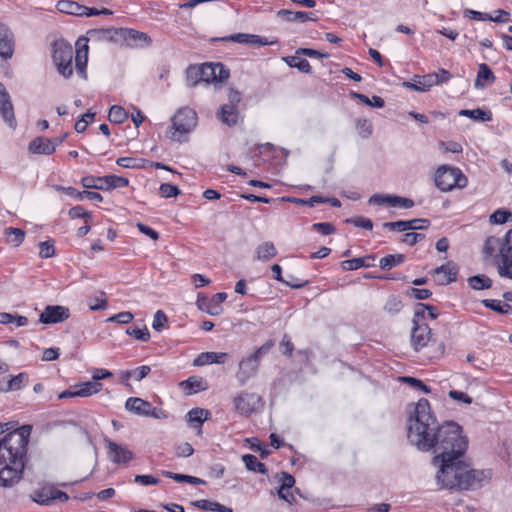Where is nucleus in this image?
<instances>
[{
	"label": "nucleus",
	"mask_w": 512,
	"mask_h": 512,
	"mask_svg": "<svg viewBox=\"0 0 512 512\" xmlns=\"http://www.w3.org/2000/svg\"><path fill=\"white\" fill-rule=\"evenodd\" d=\"M350 96L353 99L359 100L361 103L373 107V108H383L385 106V101L382 97L373 95L372 98H369L367 95L351 91Z\"/></svg>",
	"instance_id": "41"
},
{
	"label": "nucleus",
	"mask_w": 512,
	"mask_h": 512,
	"mask_svg": "<svg viewBox=\"0 0 512 512\" xmlns=\"http://www.w3.org/2000/svg\"><path fill=\"white\" fill-rule=\"evenodd\" d=\"M512 221V212L508 209H497L490 215V222L493 224H504Z\"/></svg>",
	"instance_id": "52"
},
{
	"label": "nucleus",
	"mask_w": 512,
	"mask_h": 512,
	"mask_svg": "<svg viewBox=\"0 0 512 512\" xmlns=\"http://www.w3.org/2000/svg\"><path fill=\"white\" fill-rule=\"evenodd\" d=\"M278 16L286 20L287 22H295V21H316L317 19L312 17V12H304V11H291L288 9H281L278 11Z\"/></svg>",
	"instance_id": "25"
},
{
	"label": "nucleus",
	"mask_w": 512,
	"mask_h": 512,
	"mask_svg": "<svg viewBox=\"0 0 512 512\" xmlns=\"http://www.w3.org/2000/svg\"><path fill=\"white\" fill-rule=\"evenodd\" d=\"M389 206L409 209L414 206V201L410 198H406V197H402V196H398V195H391Z\"/></svg>",
	"instance_id": "60"
},
{
	"label": "nucleus",
	"mask_w": 512,
	"mask_h": 512,
	"mask_svg": "<svg viewBox=\"0 0 512 512\" xmlns=\"http://www.w3.org/2000/svg\"><path fill=\"white\" fill-rule=\"evenodd\" d=\"M501 261L498 263V274L507 279H512V229L502 239L500 247Z\"/></svg>",
	"instance_id": "9"
},
{
	"label": "nucleus",
	"mask_w": 512,
	"mask_h": 512,
	"mask_svg": "<svg viewBox=\"0 0 512 512\" xmlns=\"http://www.w3.org/2000/svg\"><path fill=\"white\" fill-rule=\"evenodd\" d=\"M280 200L281 201L290 202V203H294V204H297V205L314 207L316 204H320L321 203L320 202L321 201V195H313L309 199H302V198L284 196Z\"/></svg>",
	"instance_id": "50"
},
{
	"label": "nucleus",
	"mask_w": 512,
	"mask_h": 512,
	"mask_svg": "<svg viewBox=\"0 0 512 512\" xmlns=\"http://www.w3.org/2000/svg\"><path fill=\"white\" fill-rule=\"evenodd\" d=\"M203 67V79L204 82L209 84L212 82H223L227 80L230 76L229 69L226 68L220 62L217 63H203L201 64Z\"/></svg>",
	"instance_id": "16"
},
{
	"label": "nucleus",
	"mask_w": 512,
	"mask_h": 512,
	"mask_svg": "<svg viewBox=\"0 0 512 512\" xmlns=\"http://www.w3.org/2000/svg\"><path fill=\"white\" fill-rule=\"evenodd\" d=\"M167 323H168V318H167L166 314L164 313V311L157 310L154 314L152 328L155 331L160 332L166 326Z\"/></svg>",
	"instance_id": "63"
},
{
	"label": "nucleus",
	"mask_w": 512,
	"mask_h": 512,
	"mask_svg": "<svg viewBox=\"0 0 512 512\" xmlns=\"http://www.w3.org/2000/svg\"><path fill=\"white\" fill-rule=\"evenodd\" d=\"M100 176L87 175L81 178L80 183L87 189H103V184H100Z\"/></svg>",
	"instance_id": "61"
},
{
	"label": "nucleus",
	"mask_w": 512,
	"mask_h": 512,
	"mask_svg": "<svg viewBox=\"0 0 512 512\" xmlns=\"http://www.w3.org/2000/svg\"><path fill=\"white\" fill-rule=\"evenodd\" d=\"M240 101V94L235 92V94L231 97L232 104H224L221 106L220 111L217 113L218 119L225 125L229 127H233L238 122L239 111L237 105L234 102L238 103Z\"/></svg>",
	"instance_id": "18"
},
{
	"label": "nucleus",
	"mask_w": 512,
	"mask_h": 512,
	"mask_svg": "<svg viewBox=\"0 0 512 512\" xmlns=\"http://www.w3.org/2000/svg\"><path fill=\"white\" fill-rule=\"evenodd\" d=\"M439 310L436 306L426 303H417L415 305L413 320L426 323V319L435 320L439 316Z\"/></svg>",
	"instance_id": "23"
},
{
	"label": "nucleus",
	"mask_w": 512,
	"mask_h": 512,
	"mask_svg": "<svg viewBox=\"0 0 512 512\" xmlns=\"http://www.w3.org/2000/svg\"><path fill=\"white\" fill-rule=\"evenodd\" d=\"M121 28H99L87 31L89 38L81 36L76 41L75 68L79 77L87 79V63H88V41L94 39L97 41H109L120 43Z\"/></svg>",
	"instance_id": "4"
},
{
	"label": "nucleus",
	"mask_w": 512,
	"mask_h": 512,
	"mask_svg": "<svg viewBox=\"0 0 512 512\" xmlns=\"http://www.w3.org/2000/svg\"><path fill=\"white\" fill-rule=\"evenodd\" d=\"M148 160L134 157H119L116 164L123 168H143Z\"/></svg>",
	"instance_id": "49"
},
{
	"label": "nucleus",
	"mask_w": 512,
	"mask_h": 512,
	"mask_svg": "<svg viewBox=\"0 0 512 512\" xmlns=\"http://www.w3.org/2000/svg\"><path fill=\"white\" fill-rule=\"evenodd\" d=\"M109 121L115 124H122L128 119V113L125 111V109L118 105H113L110 108L109 115H108Z\"/></svg>",
	"instance_id": "48"
},
{
	"label": "nucleus",
	"mask_w": 512,
	"mask_h": 512,
	"mask_svg": "<svg viewBox=\"0 0 512 512\" xmlns=\"http://www.w3.org/2000/svg\"><path fill=\"white\" fill-rule=\"evenodd\" d=\"M28 151L37 155H52L55 152L52 140L42 136H37L30 141Z\"/></svg>",
	"instance_id": "22"
},
{
	"label": "nucleus",
	"mask_w": 512,
	"mask_h": 512,
	"mask_svg": "<svg viewBox=\"0 0 512 512\" xmlns=\"http://www.w3.org/2000/svg\"><path fill=\"white\" fill-rule=\"evenodd\" d=\"M180 385L188 395L195 394L206 389L203 378L199 376H190L185 381H182Z\"/></svg>",
	"instance_id": "29"
},
{
	"label": "nucleus",
	"mask_w": 512,
	"mask_h": 512,
	"mask_svg": "<svg viewBox=\"0 0 512 512\" xmlns=\"http://www.w3.org/2000/svg\"><path fill=\"white\" fill-rule=\"evenodd\" d=\"M75 388L76 393H78L79 397H88L101 391L103 385L100 382H96L93 380L77 384L75 385Z\"/></svg>",
	"instance_id": "35"
},
{
	"label": "nucleus",
	"mask_w": 512,
	"mask_h": 512,
	"mask_svg": "<svg viewBox=\"0 0 512 512\" xmlns=\"http://www.w3.org/2000/svg\"><path fill=\"white\" fill-rule=\"evenodd\" d=\"M29 380V376L25 372H21L16 376H13L8 382H7V388L5 391H17L20 390L22 387H24Z\"/></svg>",
	"instance_id": "46"
},
{
	"label": "nucleus",
	"mask_w": 512,
	"mask_h": 512,
	"mask_svg": "<svg viewBox=\"0 0 512 512\" xmlns=\"http://www.w3.org/2000/svg\"><path fill=\"white\" fill-rule=\"evenodd\" d=\"M282 60L291 68H297L300 72L311 74L312 73V67L308 60L305 58H299L298 55L296 56H285L282 57Z\"/></svg>",
	"instance_id": "34"
},
{
	"label": "nucleus",
	"mask_w": 512,
	"mask_h": 512,
	"mask_svg": "<svg viewBox=\"0 0 512 512\" xmlns=\"http://www.w3.org/2000/svg\"><path fill=\"white\" fill-rule=\"evenodd\" d=\"M245 467L249 471L257 472L260 474H266L267 468L264 463L260 462L255 455L245 454L242 457Z\"/></svg>",
	"instance_id": "44"
},
{
	"label": "nucleus",
	"mask_w": 512,
	"mask_h": 512,
	"mask_svg": "<svg viewBox=\"0 0 512 512\" xmlns=\"http://www.w3.org/2000/svg\"><path fill=\"white\" fill-rule=\"evenodd\" d=\"M31 431V425H22L0 440L1 487H13L22 479L28 461L27 452Z\"/></svg>",
	"instance_id": "2"
},
{
	"label": "nucleus",
	"mask_w": 512,
	"mask_h": 512,
	"mask_svg": "<svg viewBox=\"0 0 512 512\" xmlns=\"http://www.w3.org/2000/svg\"><path fill=\"white\" fill-rule=\"evenodd\" d=\"M375 255H367L365 257H358L353 259L344 260L341 262V268L344 271L357 270L362 267H372L374 264L366 262L367 259L374 260Z\"/></svg>",
	"instance_id": "31"
},
{
	"label": "nucleus",
	"mask_w": 512,
	"mask_h": 512,
	"mask_svg": "<svg viewBox=\"0 0 512 512\" xmlns=\"http://www.w3.org/2000/svg\"><path fill=\"white\" fill-rule=\"evenodd\" d=\"M151 372V367L142 365L132 370H126L121 373V380L125 382L129 378H134L136 381H141Z\"/></svg>",
	"instance_id": "43"
},
{
	"label": "nucleus",
	"mask_w": 512,
	"mask_h": 512,
	"mask_svg": "<svg viewBox=\"0 0 512 512\" xmlns=\"http://www.w3.org/2000/svg\"><path fill=\"white\" fill-rule=\"evenodd\" d=\"M159 192L163 198L177 197L182 193L178 186L170 183H162L159 187Z\"/></svg>",
	"instance_id": "57"
},
{
	"label": "nucleus",
	"mask_w": 512,
	"mask_h": 512,
	"mask_svg": "<svg viewBox=\"0 0 512 512\" xmlns=\"http://www.w3.org/2000/svg\"><path fill=\"white\" fill-rule=\"evenodd\" d=\"M264 404L262 397L256 393H241L234 398L236 412L245 416L260 413Z\"/></svg>",
	"instance_id": "8"
},
{
	"label": "nucleus",
	"mask_w": 512,
	"mask_h": 512,
	"mask_svg": "<svg viewBox=\"0 0 512 512\" xmlns=\"http://www.w3.org/2000/svg\"><path fill=\"white\" fill-rule=\"evenodd\" d=\"M259 362L250 355L240 360L236 378L240 385H244L249 379L254 377L259 369Z\"/></svg>",
	"instance_id": "21"
},
{
	"label": "nucleus",
	"mask_w": 512,
	"mask_h": 512,
	"mask_svg": "<svg viewBox=\"0 0 512 512\" xmlns=\"http://www.w3.org/2000/svg\"><path fill=\"white\" fill-rule=\"evenodd\" d=\"M346 223L353 224L356 227L363 228L365 230L373 229V222L371 219L363 217V216H354L351 218H347L345 220Z\"/></svg>",
	"instance_id": "58"
},
{
	"label": "nucleus",
	"mask_w": 512,
	"mask_h": 512,
	"mask_svg": "<svg viewBox=\"0 0 512 512\" xmlns=\"http://www.w3.org/2000/svg\"><path fill=\"white\" fill-rule=\"evenodd\" d=\"M468 285L473 290H485L490 289L493 285V281L490 277L485 274H477L470 276L467 279Z\"/></svg>",
	"instance_id": "36"
},
{
	"label": "nucleus",
	"mask_w": 512,
	"mask_h": 512,
	"mask_svg": "<svg viewBox=\"0 0 512 512\" xmlns=\"http://www.w3.org/2000/svg\"><path fill=\"white\" fill-rule=\"evenodd\" d=\"M164 475L166 477L171 478V479L175 480L176 482H180V483L187 482V483H190L193 485H200V484L206 483L204 480H202L198 477L185 475V474H178V473H174V472H170V471H165Z\"/></svg>",
	"instance_id": "47"
},
{
	"label": "nucleus",
	"mask_w": 512,
	"mask_h": 512,
	"mask_svg": "<svg viewBox=\"0 0 512 512\" xmlns=\"http://www.w3.org/2000/svg\"><path fill=\"white\" fill-rule=\"evenodd\" d=\"M52 60L57 72L65 79L73 75V47L68 41L58 39L52 43Z\"/></svg>",
	"instance_id": "5"
},
{
	"label": "nucleus",
	"mask_w": 512,
	"mask_h": 512,
	"mask_svg": "<svg viewBox=\"0 0 512 512\" xmlns=\"http://www.w3.org/2000/svg\"><path fill=\"white\" fill-rule=\"evenodd\" d=\"M409 416H431L430 403L427 399L421 398L417 403L408 405Z\"/></svg>",
	"instance_id": "39"
},
{
	"label": "nucleus",
	"mask_w": 512,
	"mask_h": 512,
	"mask_svg": "<svg viewBox=\"0 0 512 512\" xmlns=\"http://www.w3.org/2000/svg\"><path fill=\"white\" fill-rule=\"evenodd\" d=\"M14 52V35L4 38L0 41V56L4 59H10Z\"/></svg>",
	"instance_id": "51"
},
{
	"label": "nucleus",
	"mask_w": 512,
	"mask_h": 512,
	"mask_svg": "<svg viewBox=\"0 0 512 512\" xmlns=\"http://www.w3.org/2000/svg\"><path fill=\"white\" fill-rule=\"evenodd\" d=\"M413 327L411 330L410 342L414 351L419 352L426 347L431 340L432 330L427 323H421L413 320Z\"/></svg>",
	"instance_id": "12"
},
{
	"label": "nucleus",
	"mask_w": 512,
	"mask_h": 512,
	"mask_svg": "<svg viewBox=\"0 0 512 512\" xmlns=\"http://www.w3.org/2000/svg\"><path fill=\"white\" fill-rule=\"evenodd\" d=\"M62 189L65 191V193L68 196L75 198L77 200H80V201L85 198L90 201H97V202L103 201V196L98 192L87 191V190L79 191L74 187H67V188H62Z\"/></svg>",
	"instance_id": "27"
},
{
	"label": "nucleus",
	"mask_w": 512,
	"mask_h": 512,
	"mask_svg": "<svg viewBox=\"0 0 512 512\" xmlns=\"http://www.w3.org/2000/svg\"><path fill=\"white\" fill-rule=\"evenodd\" d=\"M0 115L11 128L16 127V118L11 97L2 82H0Z\"/></svg>",
	"instance_id": "20"
},
{
	"label": "nucleus",
	"mask_w": 512,
	"mask_h": 512,
	"mask_svg": "<svg viewBox=\"0 0 512 512\" xmlns=\"http://www.w3.org/2000/svg\"><path fill=\"white\" fill-rule=\"evenodd\" d=\"M275 346V340L269 339L263 345L258 347L250 356L260 363L261 358L269 353V351Z\"/></svg>",
	"instance_id": "59"
},
{
	"label": "nucleus",
	"mask_w": 512,
	"mask_h": 512,
	"mask_svg": "<svg viewBox=\"0 0 512 512\" xmlns=\"http://www.w3.org/2000/svg\"><path fill=\"white\" fill-rule=\"evenodd\" d=\"M415 79L421 80L418 85V88L420 89L419 92H426L432 86L437 85L436 75L432 73L423 76L415 75Z\"/></svg>",
	"instance_id": "55"
},
{
	"label": "nucleus",
	"mask_w": 512,
	"mask_h": 512,
	"mask_svg": "<svg viewBox=\"0 0 512 512\" xmlns=\"http://www.w3.org/2000/svg\"><path fill=\"white\" fill-rule=\"evenodd\" d=\"M448 432L450 445L433 458L434 465L439 466L436 474L438 485L449 490H476L489 482L492 477L490 469H471L460 458L464 455L468 441L461 434V427L451 426Z\"/></svg>",
	"instance_id": "1"
},
{
	"label": "nucleus",
	"mask_w": 512,
	"mask_h": 512,
	"mask_svg": "<svg viewBox=\"0 0 512 512\" xmlns=\"http://www.w3.org/2000/svg\"><path fill=\"white\" fill-rule=\"evenodd\" d=\"M151 42V38L146 33L131 28H121L120 30V44L129 47H146Z\"/></svg>",
	"instance_id": "17"
},
{
	"label": "nucleus",
	"mask_w": 512,
	"mask_h": 512,
	"mask_svg": "<svg viewBox=\"0 0 512 512\" xmlns=\"http://www.w3.org/2000/svg\"><path fill=\"white\" fill-rule=\"evenodd\" d=\"M403 301L400 296L392 294L388 296L383 310L390 316H396L403 309Z\"/></svg>",
	"instance_id": "40"
},
{
	"label": "nucleus",
	"mask_w": 512,
	"mask_h": 512,
	"mask_svg": "<svg viewBox=\"0 0 512 512\" xmlns=\"http://www.w3.org/2000/svg\"><path fill=\"white\" fill-rule=\"evenodd\" d=\"M405 293L408 297L417 300H426L432 296V291L426 288L410 287Z\"/></svg>",
	"instance_id": "56"
},
{
	"label": "nucleus",
	"mask_w": 512,
	"mask_h": 512,
	"mask_svg": "<svg viewBox=\"0 0 512 512\" xmlns=\"http://www.w3.org/2000/svg\"><path fill=\"white\" fill-rule=\"evenodd\" d=\"M171 121L174 132L170 138L181 143L187 140L186 138L182 139V136L187 135L197 126L198 116L195 110L189 107H182L178 109Z\"/></svg>",
	"instance_id": "7"
},
{
	"label": "nucleus",
	"mask_w": 512,
	"mask_h": 512,
	"mask_svg": "<svg viewBox=\"0 0 512 512\" xmlns=\"http://www.w3.org/2000/svg\"><path fill=\"white\" fill-rule=\"evenodd\" d=\"M460 427L453 421H446L443 425L437 422V418H409L407 425V438L411 445L418 450L429 451L436 448L437 452L447 449L450 442L448 432L450 426Z\"/></svg>",
	"instance_id": "3"
},
{
	"label": "nucleus",
	"mask_w": 512,
	"mask_h": 512,
	"mask_svg": "<svg viewBox=\"0 0 512 512\" xmlns=\"http://www.w3.org/2000/svg\"><path fill=\"white\" fill-rule=\"evenodd\" d=\"M39 249V257L41 259H48L55 256L56 254L53 239L40 242Z\"/></svg>",
	"instance_id": "53"
},
{
	"label": "nucleus",
	"mask_w": 512,
	"mask_h": 512,
	"mask_svg": "<svg viewBox=\"0 0 512 512\" xmlns=\"http://www.w3.org/2000/svg\"><path fill=\"white\" fill-rule=\"evenodd\" d=\"M279 349L284 356L289 358L292 356L295 348L288 334L283 335L282 340L279 344Z\"/></svg>",
	"instance_id": "64"
},
{
	"label": "nucleus",
	"mask_w": 512,
	"mask_h": 512,
	"mask_svg": "<svg viewBox=\"0 0 512 512\" xmlns=\"http://www.w3.org/2000/svg\"><path fill=\"white\" fill-rule=\"evenodd\" d=\"M459 273V267L452 261H448L445 264L434 268L430 274L435 278L438 285H448L457 280Z\"/></svg>",
	"instance_id": "14"
},
{
	"label": "nucleus",
	"mask_w": 512,
	"mask_h": 512,
	"mask_svg": "<svg viewBox=\"0 0 512 512\" xmlns=\"http://www.w3.org/2000/svg\"><path fill=\"white\" fill-rule=\"evenodd\" d=\"M125 333L142 342H147L150 339V332L146 326L143 328L129 327L125 330Z\"/></svg>",
	"instance_id": "54"
},
{
	"label": "nucleus",
	"mask_w": 512,
	"mask_h": 512,
	"mask_svg": "<svg viewBox=\"0 0 512 512\" xmlns=\"http://www.w3.org/2000/svg\"><path fill=\"white\" fill-rule=\"evenodd\" d=\"M82 6V4L72 0H59L56 4V8L59 12L80 17Z\"/></svg>",
	"instance_id": "37"
},
{
	"label": "nucleus",
	"mask_w": 512,
	"mask_h": 512,
	"mask_svg": "<svg viewBox=\"0 0 512 512\" xmlns=\"http://www.w3.org/2000/svg\"><path fill=\"white\" fill-rule=\"evenodd\" d=\"M485 308H488L501 315L512 314V306L509 303L496 299H484L481 301Z\"/></svg>",
	"instance_id": "32"
},
{
	"label": "nucleus",
	"mask_w": 512,
	"mask_h": 512,
	"mask_svg": "<svg viewBox=\"0 0 512 512\" xmlns=\"http://www.w3.org/2000/svg\"><path fill=\"white\" fill-rule=\"evenodd\" d=\"M313 231L320 233L321 235L327 236L336 232V227L329 222H318L311 226Z\"/></svg>",
	"instance_id": "62"
},
{
	"label": "nucleus",
	"mask_w": 512,
	"mask_h": 512,
	"mask_svg": "<svg viewBox=\"0 0 512 512\" xmlns=\"http://www.w3.org/2000/svg\"><path fill=\"white\" fill-rule=\"evenodd\" d=\"M435 185L443 192H448L454 188H464L468 184L467 177L457 167L442 165L438 167L434 178Z\"/></svg>",
	"instance_id": "6"
},
{
	"label": "nucleus",
	"mask_w": 512,
	"mask_h": 512,
	"mask_svg": "<svg viewBox=\"0 0 512 512\" xmlns=\"http://www.w3.org/2000/svg\"><path fill=\"white\" fill-rule=\"evenodd\" d=\"M406 257L404 254H388L379 261V267L382 270H391L392 268L404 263Z\"/></svg>",
	"instance_id": "42"
},
{
	"label": "nucleus",
	"mask_w": 512,
	"mask_h": 512,
	"mask_svg": "<svg viewBox=\"0 0 512 512\" xmlns=\"http://www.w3.org/2000/svg\"><path fill=\"white\" fill-rule=\"evenodd\" d=\"M495 75L488 64L481 63L479 64V69L477 73V78L475 80L474 86L475 88H484L485 84L482 81H486L489 84H492L495 81Z\"/></svg>",
	"instance_id": "28"
},
{
	"label": "nucleus",
	"mask_w": 512,
	"mask_h": 512,
	"mask_svg": "<svg viewBox=\"0 0 512 512\" xmlns=\"http://www.w3.org/2000/svg\"><path fill=\"white\" fill-rule=\"evenodd\" d=\"M192 505L201 509L203 511H213V512H233V509L222 505L216 501H210L206 499L196 500L192 502Z\"/></svg>",
	"instance_id": "30"
},
{
	"label": "nucleus",
	"mask_w": 512,
	"mask_h": 512,
	"mask_svg": "<svg viewBox=\"0 0 512 512\" xmlns=\"http://www.w3.org/2000/svg\"><path fill=\"white\" fill-rule=\"evenodd\" d=\"M31 499L40 505H50L53 502V488L43 487L31 494Z\"/></svg>",
	"instance_id": "38"
},
{
	"label": "nucleus",
	"mask_w": 512,
	"mask_h": 512,
	"mask_svg": "<svg viewBox=\"0 0 512 512\" xmlns=\"http://www.w3.org/2000/svg\"><path fill=\"white\" fill-rule=\"evenodd\" d=\"M107 455L111 462L115 464H127L134 457V454L126 446L119 445L112 440H106Z\"/></svg>",
	"instance_id": "19"
},
{
	"label": "nucleus",
	"mask_w": 512,
	"mask_h": 512,
	"mask_svg": "<svg viewBox=\"0 0 512 512\" xmlns=\"http://www.w3.org/2000/svg\"><path fill=\"white\" fill-rule=\"evenodd\" d=\"M125 408L128 412L139 416H166L162 408L153 406L152 403L139 397H129Z\"/></svg>",
	"instance_id": "10"
},
{
	"label": "nucleus",
	"mask_w": 512,
	"mask_h": 512,
	"mask_svg": "<svg viewBox=\"0 0 512 512\" xmlns=\"http://www.w3.org/2000/svg\"><path fill=\"white\" fill-rule=\"evenodd\" d=\"M458 115L468 117L479 122H489L492 121L493 118L492 112L490 110H485L482 108L462 109L458 112Z\"/></svg>",
	"instance_id": "26"
},
{
	"label": "nucleus",
	"mask_w": 512,
	"mask_h": 512,
	"mask_svg": "<svg viewBox=\"0 0 512 512\" xmlns=\"http://www.w3.org/2000/svg\"><path fill=\"white\" fill-rule=\"evenodd\" d=\"M213 41L236 42L253 47L269 46L274 45L278 42L277 40H268V38L260 35L247 33L231 34L221 38H214Z\"/></svg>",
	"instance_id": "11"
},
{
	"label": "nucleus",
	"mask_w": 512,
	"mask_h": 512,
	"mask_svg": "<svg viewBox=\"0 0 512 512\" xmlns=\"http://www.w3.org/2000/svg\"><path fill=\"white\" fill-rule=\"evenodd\" d=\"M70 316L69 308L61 305H48L39 316L43 324H56L67 320Z\"/></svg>",
	"instance_id": "15"
},
{
	"label": "nucleus",
	"mask_w": 512,
	"mask_h": 512,
	"mask_svg": "<svg viewBox=\"0 0 512 512\" xmlns=\"http://www.w3.org/2000/svg\"><path fill=\"white\" fill-rule=\"evenodd\" d=\"M186 80L192 87L196 86L200 82H204L203 67L201 65H190L186 69Z\"/></svg>",
	"instance_id": "45"
},
{
	"label": "nucleus",
	"mask_w": 512,
	"mask_h": 512,
	"mask_svg": "<svg viewBox=\"0 0 512 512\" xmlns=\"http://www.w3.org/2000/svg\"><path fill=\"white\" fill-rule=\"evenodd\" d=\"M277 255V250L273 242L266 241L260 244L256 249V259L262 262L269 261Z\"/></svg>",
	"instance_id": "33"
},
{
	"label": "nucleus",
	"mask_w": 512,
	"mask_h": 512,
	"mask_svg": "<svg viewBox=\"0 0 512 512\" xmlns=\"http://www.w3.org/2000/svg\"><path fill=\"white\" fill-rule=\"evenodd\" d=\"M227 299V293L219 292L216 293L211 299H208L202 293H198L197 296V307L211 316H218L223 312L221 303Z\"/></svg>",
	"instance_id": "13"
},
{
	"label": "nucleus",
	"mask_w": 512,
	"mask_h": 512,
	"mask_svg": "<svg viewBox=\"0 0 512 512\" xmlns=\"http://www.w3.org/2000/svg\"><path fill=\"white\" fill-rule=\"evenodd\" d=\"M100 184H103L102 191H109L116 188H125L129 185V179L118 175L100 176Z\"/></svg>",
	"instance_id": "24"
}]
</instances>
